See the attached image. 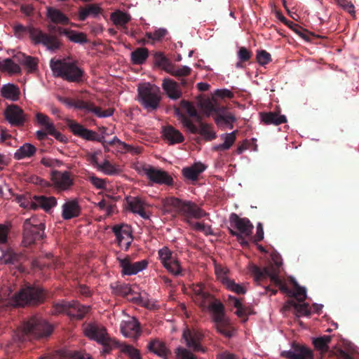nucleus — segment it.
<instances>
[{
  "label": "nucleus",
  "instance_id": "nucleus-61",
  "mask_svg": "<svg viewBox=\"0 0 359 359\" xmlns=\"http://www.w3.org/2000/svg\"><path fill=\"white\" fill-rule=\"evenodd\" d=\"M257 60L260 65H266L271 61V55L266 50H259L257 53Z\"/></svg>",
  "mask_w": 359,
  "mask_h": 359
},
{
  "label": "nucleus",
  "instance_id": "nucleus-25",
  "mask_svg": "<svg viewBox=\"0 0 359 359\" xmlns=\"http://www.w3.org/2000/svg\"><path fill=\"white\" fill-rule=\"evenodd\" d=\"M14 58L20 65L24 66L29 72H34L38 68L39 60L37 57L26 55L19 52L14 55Z\"/></svg>",
  "mask_w": 359,
  "mask_h": 359
},
{
  "label": "nucleus",
  "instance_id": "nucleus-1",
  "mask_svg": "<svg viewBox=\"0 0 359 359\" xmlns=\"http://www.w3.org/2000/svg\"><path fill=\"white\" fill-rule=\"evenodd\" d=\"M194 291V300L201 308L210 311L216 330L222 335L231 337L230 320L226 314L224 305L219 300L215 299L211 294L205 292L203 287L199 285Z\"/></svg>",
  "mask_w": 359,
  "mask_h": 359
},
{
  "label": "nucleus",
  "instance_id": "nucleus-34",
  "mask_svg": "<svg viewBox=\"0 0 359 359\" xmlns=\"http://www.w3.org/2000/svg\"><path fill=\"white\" fill-rule=\"evenodd\" d=\"M47 17L54 24L68 25L69 23L67 15L55 8L48 7L47 8Z\"/></svg>",
  "mask_w": 359,
  "mask_h": 359
},
{
  "label": "nucleus",
  "instance_id": "nucleus-27",
  "mask_svg": "<svg viewBox=\"0 0 359 359\" xmlns=\"http://www.w3.org/2000/svg\"><path fill=\"white\" fill-rule=\"evenodd\" d=\"M102 13V8H100L99 4H89L84 7H80L79 9V19L81 21H84L88 16L93 18H97Z\"/></svg>",
  "mask_w": 359,
  "mask_h": 359
},
{
  "label": "nucleus",
  "instance_id": "nucleus-23",
  "mask_svg": "<svg viewBox=\"0 0 359 359\" xmlns=\"http://www.w3.org/2000/svg\"><path fill=\"white\" fill-rule=\"evenodd\" d=\"M81 214V206L76 199L67 201L62 206V217L65 220L79 217Z\"/></svg>",
  "mask_w": 359,
  "mask_h": 359
},
{
  "label": "nucleus",
  "instance_id": "nucleus-16",
  "mask_svg": "<svg viewBox=\"0 0 359 359\" xmlns=\"http://www.w3.org/2000/svg\"><path fill=\"white\" fill-rule=\"evenodd\" d=\"M118 261L122 269V273L126 276H132L144 270L148 266V261L144 259L134 263L130 262V258H118Z\"/></svg>",
  "mask_w": 359,
  "mask_h": 359
},
{
  "label": "nucleus",
  "instance_id": "nucleus-9",
  "mask_svg": "<svg viewBox=\"0 0 359 359\" xmlns=\"http://www.w3.org/2000/svg\"><path fill=\"white\" fill-rule=\"evenodd\" d=\"M45 224L35 216L26 219L23 224L22 242L25 246L32 245L44 238Z\"/></svg>",
  "mask_w": 359,
  "mask_h": 359
},
{
  "label": "nucleus",
  "instance_id": "nucleus-32",
  "mask_svg": "<svg viewBox=\"0 0 359 359\" xmlns=\"http://www.w3.org/2000/svg\"><path fill=\"white\" fill-rule=\"evenodd\" d=\"M238 130H233L230 133L222 134L221 138L224 142L222 144H217L212 147V150L216 151H224L229 150L231 146L235 144L236 134Z\"/></svg>",
  "mask_w": 359,
  "mask_h": 359
},
{
  "label": "nucleus",
  "instance_id": "nucleus-37",
  "mask_svg": "<svg viewBox=\"0 0 359 359\" xmlns=\"http://www.w3.org/2000/svg\"><path fill=\"white\" fill-rule=\"evenodd\" d=\"M149 56V50L145 47L137 48L130 53V61L135 65H142Z\"/></svg>",
  "mask_w": 359,
  "mask_h": 359
},
{
  "label": "nucleus",
  "instance_id": "nucleus-26",
  "mask_svg": "<svg viewBox=\"0 0 359 359\" xmlns=\"http://www.w3.org/2000/svg\"><path fill=\"white\" fill-rule=\"evenodd\" d=\"M121 332L126 337L137 339L141 332L138 320L133 318L126 321L125 323L121 326Z\"/></svg>",
  "mask_w": 359,
  "mask_h": 359
},
{
  "label": "nucleus",
  "instance_id": "nucleus-36",
  "mask_svg": "<svg viewBox=\"0 0 359 359\" xmlns=\"http://www.w3.org/2000/svg\"><path fill=\"white\" fill-rule=\"evenodd\" d=\"M1 93L3 97L16 102L20 98V90L13 83L4 84Z\"/></svg>",
  "mask_w": 359,
  "mask_h": 359
},
{
  "label": "nucleus",
  "instance_id": "nucleus-6",
  "mask_svg": "<svg viewBox=\"0 0 359 359\" xmlns=\"http://www.w3.org/2000/svg\"><path fill=\"white\" fill-rule=\"evenodd\" d=\"M53 328L50 325L43 319L32 317L30 320L25 321L20 330L15 335L16 340L25 341L30 337L39 339V337H47L51 334Z\"/></svg>",
  "mask_w": 359,
  "mask_h": 359
},
{
  "label": "nucleus",
  "instance_id": "nucleus-15",
  "mask_svg": "<svg viewBox=\"0 0 359 359\" xmlns=\"http://www.w3.org/2000/svg\"><path fill=\"white\" fill-rule=\"evenodd\" d=\"M4 116L12 126H22L26 123V114L17 104L7 105L4 110Z\"/></svg>",
  "mask_w": 359,
  "mask_h": 359
},
{
  "label": "nucleus",
  "instance_id": "nucleus-43",
  "mask_svg": "<svg viewBox=\"0 0 359 359\" xmlns=\"http://www.w3.org/2000/svg\"><path fill=\"white\" fill-rule=\"evenodd\" d=\"M332 341L331 335H323L313 339V344L321 353H326L329 350V344Z\"/></svg>",
  "mask_w": 359,
  "mask_h": 359
},
{
  "label": "nucleus",
  "instance_id": "nucleus-11",
  "mask_svg": "<svg viewBox=\"0 0 359 359\" xmlns=\"http://www.w3.org/2000/svg\"><path fill=\"white\" fill-rule=\"evenodd\" d=\"M205 109L208 114H213V119L216 125L219 127L226 126L231 121H236L233 114L229 112L226 107L218 104L215 100L208 102L205 105Z\"/></svg>",
  "mask_w": 359,
  "mask_h": 359
},
{
  "label": "nucleus",
  "instance_id": "nucleus-33",
  "mask_svg": "<svg viewBox=\"0 0 359 359\" xmlns=\"http://www.w3.org/2000/svg\"><path fill=\"white\" fill-rule=\"evenodd\" d=\"M260 117L263 123L266 125L278 126L287 121L285 115H281L279 112L262 113Z\"/></svg>",
  "mask_w": 359,
  "mask_h": 359
},
{
  "label": "nucleus",
  "instance_id": "nucleus-39",
  "mask_svg": "<svg viewBox=\"0 0 359 359\" xmlns=\"http://www.w3.org/2000/svg\"><path fill=\"white\" fill-rule=\"evenodd\" d=\"M36 149L34 145L26 143L16 150L14 153L15 160H22V158H30L34 156Z\"/></svg>",
  "mask_w": 359,
  "mask_h": 359
},
{
  "label": "nucleus",
  "instance_id": "nucleus-56",
  "mask_svg": "<svg viewBox=\"0 0 359 359\" xmlns=\"http://www.w3.org/2000/svg\"><path fill=\"white\" fill-rule=\"evenodd\" d=\"M168 34V31L166 29L160 28L155 31L153 33L151 32H147L146 34V36L149 39H151L153 41H160L164 38L165 36Z\"/></svg>",
  "mask_w": 359,
  "mask_h": 359
},
{
  "label": "nucleus",
  "instance_id": "nucleus-14",
  "mask_svg": "<svg viewBox=\"0 0 359 359\" xmlns=\"http://www.w3.org/2000/svg\"><path fill=\"white\" fill-rule=\"evenodd\" d=\"M204 335L201 332L194 330L186 329L182 334V339L186 346L194 352H205V348L201 345Z\"/></svg>",
  "mask_w": 359,
  "mask_h": 359
},
{
  "label": "nucleus",
  "instance_id": "nucleus-4",
  "mask_svg": "<svg viewBox=\"0 0 359 359\" xmlns=\"http://www.w3.org/2000/svg\"><path fill=\"white\" fill-rule=\"evenodd\" d=\"M282 262L278 260H273L268 264V266L261 268L256 265H252L250 268V271L257 282L262 281L263 279L269 278L271 282L276 287H278L280 292L286 294L289 297L293 294V291L287 286L285 283L279 277L280 272V266Z\"/></svg>",
  "mask_w": 359,
  "mask_h": 359
},
{
  "label": "nucleus",
  "instance_id": "nucleus-58",
  "mask_svg": "<svg viewBox=\"0 0 359 359\" xmlns=\"http://www.w3.org/2000/svg\"><path fill=\"white\" fill-rule=\"evenodd\" d=\"M99 170L107 175L116 174L119 171L118 168L112 165L109 161H104L103 164L99 165Z\"/></svg>",
  "mask_w": 359,
  "mask_h": 359
},
{
  "label": "nucleus",
  "instance_id": "nucleus-40",
  "mask_svg": "<svg viewBox=\"0 0 359 359\" xmlns=\"http://www.w3.org/2000/svg\"><path fill=\"white\" fill-rule=\"evenodd\" d=\"M111 20L116 26H121L123 29H127L126 25L130 21V14L116 10L111 13Z\"/></svg>",
  "mask_w": 359,
  "mask_h": 359
},
{
  "label": "nucleus",
  "instance_id": "nucleus-5",
  "mask_svg": "<svg viewBox=\"0 0 359 359\" xmlns=\"http://www.w3.org/2000/svg\"><path fill=\"white\" fill-rule=\"evenodd\" d=\"M13 31L18 39H22L25 34H29L34 44H42L50 50H57L60 46V42L57 36L43 33V31L34 27L16 24L13 26Z\"/></svg>",
  "mask_w": 359,
  "mask_h": 359
},
{
  "label": "nucleus",
  "instance_id": "nucleus-42",
  "mask_svg": "<svg viewBox=\"0 0 359 359\" xmlns=\"http://www.w3.org/2000/svg\"><path fill=\"white\" fill-rule=\"evenodd\" d=\"M113 292L116 294L121 295V297L131 299L134 302H137L140 299V296L131 299L129 298L130 294H133V291L128 284H116V285L113 287Z\"/></svg>",
  "mask_w": 359,
  "mask_h": 359
},
{
  "label": "nucleus",
  "instance_id": "nucleus-44",
  "mask_svg": "<svg viewBox=\"0 0 359 359\" xmlns=\"http://www.w3.org/2000/svg\"><path fill=\"white\" fill-rule=\"evenodd\" d=\"M180 107L184 109L191 118H196L198 121H201V116L198 114V111L191 102L186 101V100H182L180 102Z\"/></svg>",
  "mask_w": 359,
  "mask_h": 359
},
{
  "label": "nucleus",
  "instance_id": "nucleus-52",
  "mask_svg": "<svg viewBox=\"0 0 359 359\" xmlns=\"http://www.w3.org/2000/svg\"><path fill=\"white\" fill-rule=\"evenodd\" d=\"M62 359H93L88 355L77 351H65L62 353Z\"/></svg>",
  "mask_w": 359,
  "mask_h": 359
},
{
  "label": "nucleus",
  "instance_id": "nucleus-13",
  "mask_svg": "<svg viewBox=\"0 0 359 359\" xmlns=\"http://www.w3.org/2000/svg\"><path fill=\"white\" fill-rule=\"evenodd\" d=\"M142 172L153 183L163 184L167 186H172L173 184L172 177L166 171L158 170L151 165H144L142 167Z\"/></svg>",
  "mask_w": 359,
  "mask_h": 359
},
{
  "label": "nucleus",
  "instance_id": "nucleus-49",
  "mask_svg": "<svg viewBox=\"0 0 359 359\" xmlns=\"http://www.w3.org/2000/svg\"><path fill=\"white\" fill-rule=\"evenodd\" d=\"M191 72V69L187 66H175L171 64V68L170 69L169 73L171 74L172 76H175L178 79L180 77H186L190 74Z\"/></svg>",
  "mask_w": 359,
  "mask_h": 359
},
{
  "label": "nucleus",
  "instance_id": "nucleus-31",
  "mask_svg": "<svg viewBox=\"0 0 359 359\" xmlns=\"http://www.w3.org/2000/svg\"><path fill=\"white\" fill-rule=\"evenodd\" d=\"M205 166L201 162L194 163V165L189 167H185L182 170L183 176L191 180H196L198 178L199 174L204 172L206 169Z\"/></svg>",
  "mask_w": 359,
  "mask_h": 359
},
{
  "label": "nucleus",
  "instance_id": "nucleus-64",
  "mask_svg": "<svg viewBox=\"0 0 359 359\" xmlns=\"http://www.w3.org/2000/svg\"><path fill=\"white\" fill-rule=\"evenodd\" d=\"M89 182L97 189H104L105 187V181L103 179L95 176H91L88 178Z\"/></svg>",
  "mask_w": 359,
  "mask_h": 359
},
{
  "label": "nucleus",
  "instance_id": "nucleus-63",
  "mask_svg": "<svg viewBox=\"0 0 359 359\" xmlns=\"http://www.w3.org/2000/svg\"><path fill=\"white\" fill-rule=\"evenodd\" d=\"M335 2L349 13H354V5L348 0H335Z\"/></svg>",
  "mask_w": 359,
  "mask_h": 359
},
{
  "label": "nucleus",
  "instance_id": "nucleus-50",
  "mask_svg": "<svg viewBox=\"0 0 359 359\" xmlns=\"http://www.w3.org/2000/svg\"><path fill=\"white\" fill-rule=\"evenodd\" d=\"M63 32L71 41H74L76 43H82L87 42L86 35L83 33H79V32H76L74 30H67L64 29Z\"/></svg>",
  "mask_w": 359,
  "mask_h": 359
},
{
  "label": "nucleus",
  "instance_id": "nucleus-24",
  "mask_svg": "<svg viewBox=\"0 0 359 359\" xmlns=\"http://www.w3.org/2000/svg\"><path fill=\"white\" fill-rule=\"evenodd\" d=\"M161 87L166 93L168 97L172 100H177L182 97V91L180 88L179 83L172 81V79H164Z\"/></svg>",
  "mask_w": 359,
  "mask_h": 359
},
{
  "label": "nucleus",
  "instance_id": "nucleus-60",
  "mask_svg": "<svg viewBox=\"0 0 359 359\" xmlns=\"http://www.w3.org/2000/svg\"><path fill=\"white\" fill-rule=\"evenodd\" d=\"M252 55V52L245 46H241L237 52L238 60L244 62L249 61Z\"/></svg>",
  "mask_w": 359,
  "mask_h": 359
},
{
  "label": "nucleus",
  "instance_id": "nucleus-2",
  "mask_svg": "<svg viewBox=\"0 0 359 359\" xmlns=\"http://www.w3.org/2000/svg\"><path fill=\"white\" fill-rule=\"evenodd\" d=\"M84 334L90 339L97 341L103 346V351L109 353L112 348L121 347V351L128 355L130 359H142L139 350L131 345H121L118 341L109 337L104 326L98 324H88L84 327Z\"/></svg>",
  "mask_w": 359,
  "mask_h": 359
},
{
  "label": "nucleus",
  "instance_id": "nucleus-10",
  "mask_svg": "<svg viewBox=\"0 0 359 359\" xmlns=\"http://www.w3.org/2000/svg\"><path fill=\"white\" fill-rule=\"evenodd\" d=\"M175 113L179 116L181 122L186 128H187L192 134H199L204 137L207 141H210L216 139L217 134L212 130V126L204 123L199 122V127L197 128L190 118L186 117L185 114L181 112L180 108H175Z\"/></svg>",
  "mask_w": 359,
  "mask_h": 359
},
{
  "label": "nucleus",
  "instance_id": "nucleus-55",
  "mask_svg": "<svg viewBox=\"0 0 359 359\" xmlns=\"http://www.w3.org/2000/svg\"><path fill=\"white\" fill-rule=\"evenodd\" d=\"M158 256L164 267H166L173 256L172 251L168 247H163L161 250H158Z\"/></svg>",
  "mask_w": 359,
  "mask_h": 359
},
{
  "label": "nucleus",
  "instance_id": "nucleus-35",
  "mask_svg": "<svg viewBox=\"0 0 359 359\" xmlns=\"http://www.w3.org/2000/svg\"><path fill=\"white\" fill-rule=\"evenodd\" d=\"M147 348L149 351L154 353L158 356L166 358L170 353L166 345L162 341L158 339H153L149 341Z\"/></svg>",
  "mask_w": 359,
  "mask_h": 359
},
{
  "label": "nucleus",
  "instance_id": "nucleus-19",
  "mask_svg": "<svg viewBox=\"0 0 359 359\" xmlns=\"http://www.w3.org/2000/svg\"><path fill=\"white\" fill-rule=\"evenodd\" d=\"M293 350L284 351L282 356L287 359H313V352L306 346L294 344Z\"/></svg>",
  "mask_w": 359,
  "mask_h": 359
},
{
  "label": "nucleus",
  "instance_id": "nucleus-21",
  "mask_svg": "<svg viewBox=\"0 0 359 359\" xmlns=\"http://www.w3.org/2000/svg\"><path fill=\"white\" fill-rule=\"evenodd\" d=\"M90 310V306L83 305L76 300H72L68 302L67 316L71 319L82 320Z\"/></svg>",
  "mask_w": 359,
  "mask_h": 359
},
{
  "label": "nucleus",
  "instance_id": "nucleus-54",
  "mask_svg": "<svg viewBox=\"0 0 359 359\" xmlns=\"http://www.w3.org/2000/svg\"><path fill=\"white\" fill-rule=\"evenodd\" d=\"M68 302L65 300H61L59 302L54 303L52 305L51 313L53 315L65 313L67 315Z\"/></svg>",
  "mask_w": 359,
  "mask_h": 359
},
{
  "label": "nucleus",
  "instance_id": "nucleus-29",
  "mask_svg": "<svg viewBox=\"0 0 359 359\" xmlns=\"http://www.w3.org/2000/svg\"><path fill=\"white\" fill-rule=\"evenodd\" d=\"M163 135L170 144H180L184 140L182 133L172 126H167L163 128Z\"/></svg>",
  "mask_w": 359,
  "mask_h": 359
},
{
  "label": "nucleus",
  "instance_id": "nucleus-17",
  "mask_svg": "<svg viewBox=\"0 0 359 359\" xmlns=\"http://www.w3.org/2000/svg\"><path fill=\"white\" fill-rule=\"evenodd\" d=\"M112 231L116 236V241L119 245H124L125 250L129 249L133 240L130 226L127 224H116L112 228Z\"/></svg>",
  "mask_w": 359,
  "mask_h": 359
},
{
  "label": "nucleus",
  "instance_id": "nucleus-28",
  "mask_svg": "<svg viewBox=\"0 0 359 359\" xmlns=\"http://www.w3.org/2000/svg\"><path fill=\"white\" fill-rule=\"evenodd\" d=\"M24 255L11 249H7L0 252V264H17L22 262Z\"/></svg>",
  "mask_w": 359,
  "mask_h": 359
},
{
  "label": "nucleus",
  "instance_id": "nucleus-48",
  "mask_svg": "<svg viewBox=\"0 0 359 359\" xmlns=\"http://www.w3.org/2000/svg\"><path fill=\"white\" fill-rule=\"evenodd\" d=\"M114 109L109 108L105 110H102L99 107H95L94 103L89 102L88 111H91L94 114L98 116V118H107V116H112L114 114Z\"/></svg>",
  "mask_w": 359,
  "mask_h": 359
},
{
  "label": "nucleus",
  "instance_id": "nucleus-59",
  "mask_svg": "<svg viewBox=\"0 0 359 359\" xmlns=\"http://www.w3.org/2000/svg\"><path fill=\"white\" fill-rule=\"evenodd\" d=\"M166 269L173 273L175 276H179L181 272V267L180 262L175 259V257H172L168 264L166 266Z\"/></svg>",
  "mask_w": 359,
  "mask_h": 359
},
{
  "label": "nucleus",
  "instance_id": "nucleus-38",
  "mask_svg": "<svg viewBox=\"0 0 359 359\" xmlns=\"http://www.w3.org/2000/svg\"><path fill=\"white\" fill-rule=\"evenodd\" d=\"M292 306L294 309L295 312L299 316H309L311 314V310L308 303L299 302L297 303L294 299H290L287 301L285 304V309H289Z\"/></svg>",
  "mask_w": 359,
  "mask_h": 359
},
{
  "label": "nucleus",
  "instance_id": "nucleus-12",
  "mask_svg": "<svg viewBox=\"0 0 359 359\" xmlns=\"http://www.w3.org/2000/svg\"><path fill=\"white\" fill-rule=\"evenodd\" d=\"M67 125L74 135L86 140L100 142L102 146H105L106 142L104 137L99 135L95 131L86 128L85 126L74 120H68Z\"/></svg>",
  "mask_w": 359,
  "mask_h": 359
},
{
  "label": "nucleus",
  "instance_id": "nucleus-8",
  "mask_svg": "<svg viewBox=\"0 0 359 359\" xmlns=\"http://www.w3.org/2000/svg\"><path fill=\"white\" fill-rule=\"evenodd\" d=\"M138 100L144 108L158 109L161 100V90L150 83H143L138 86Z\"/></svg>",
  "mask_w": 359,
  "mask_h": 359
},
{
  "label": "nucleus",
  "instance_id": "nucleus-45",
  "mask_svg": "<svg viewBox=\"0 0 359 359\" xmlns=\"http://www.w3.org/2000/svg\"><path fill=\"white\" fill-rule=\"evenodd\" d=\"M36 119L38 123L47 131L48 135H51L53 130L55 128V126L53 122L48 118V115L41 113H37L36 114Z\"/></svg>",
  "mask_w": 359,
  "mask_h": 359
},
{
  "label": "nucleus",
  "instance_id": "nucleus-46",
  "mask_svg": "<svg viewBox=\"0 0 359 359\" xmlns=\"http://www.w3.org/2000/svg\"><path fill=\"white\" fill-rule=\"evenodd\" d=\"M222 283L226 285V287L230 291L236 294H245L246 292L245 288L242 285L235 283L232 279L227 277L222 278Z\"/></svg>",
  "mask_w": 359,
  "mask_h": 359
},
{
  "label": "nucleus",
  "instance_id": "nucleus-30",
  "mask_svg": "<svg viewBox=\"0 0 359 359\" xmlns=\"http://www.w3.org/2000/svg\"><path fill=\"white\" fill-rule=\"evenodd\" d=\"M127 203L130 211L138 214L143 219H149V216L144 209V201L138 197H130L127 198Z\"/></svg>",
  "mask_w": 359,
  "mask_h": 359
},
{
  "label": "nucleus",
  "instance_id": "nucleus-51",
  "mask_svg": "<svg viewBox=\"0 0 359 359\" xmlns=\"http://www.w3.org/2000/svg\"><path fill=\"white\" fill-rule=\"evenodd\" d=\"M194 352L189 348L179 346L175 349V355L178 359H197Z\"/></svg>",
  "mask_w": 359,
  "mask_h": 359
},
{
  "label": "nucleus",
  "instance_id": "nucleus-41",
  "mask_svg": "<svg viewBox=\"0 0 359 359\" xmlns=\"http://www.w3.org/2000/svg\"><path fill=\"white\" fill-rule=\"evenodd\" d=\"M0 69L3 72H7L11 74H20L21 73V67L14 58V55L12 59L8 57L0 62Z\"/></svg>",
  "mask_w": 359,
  "mask_h": 359
},
{
  "label": "nucleus",
  "instance_id": "nucleus-20",
  "mask_svg": "<svg viewBox=\"0 0 359 359\" xmlns=\"http://www.w3.org/2000/svg\"><path fill=\"white\" fill-rule=\"evenodd\" d=\"M51 179L54 186L61 190H67L73 184V180L68 171H52Z\"/></svg>",
  "mask_w": 359,
  "mask_h": 359
},
{
  "label": "nucleus",
  "instance_id": "nucleus-57",
  "mask_svg": "<svg viewBox=\"0 0 359 359\" xmlns=\"http://www.w3.org/2000/svg\"><path fill=\"white\" fill-rule=\"evenodd\" d=\"M234 306L236 308V314L238 318H245L244 320H247V309L241 302L240 299L233 298Z\"/></svg>",
  "mask_w": 359,
  "mask_h": 359
},
{
  "label": "nucleus",
  "instance_id": "nucleus-62",
  "mask_svg": "<svg viewBox=\"0 0 359 359\" xmlns=\"http://www.w3.org/2000/svg\"><path fill=\"white\" fill-rule=\"evenodd\" d=\"M215 95L216 97L221 98H233L234 93L231 91V90L224 88V89H217L215 92Z\"/></svg>",
  "mask_w": 359,
  "mask_h": 359
},
{
  "label": "nucleus",
  "instance_id": "nucleus-47",
  "mask_svg": "<svg viewBox=\"0 0 359 359\" xmlns=\"http://www.w3.org/2000/svg\"><path fill=\"white\" fill-rule=\"evenodd\" d=\"M155 63L161 67L164 71L169 73L172 67V62L161 52H157L154 55Z\"/></svg>",
  "mask_w": 359,
  "mask_h": 359
},
{
  "label": "nucleus",
  "instance_id": "nucleus-18",
  "mask_svg": "<svg viewBox=\"0 0 359 359\" xmlns=\"http://www.w3.org/2000/svg\"><path fill=\"white\" fill-rule=\"evenodd\" d=\"M230 223L236 229L238 233L245 236H250L252 234L253 225L248 218H241L236 213L230 215Z\"/></svg>",
  "mask_w": 359,
  "mask_h": 359
},
{
  "label": "nucleus",
  "instance_id": "nucleus-7",
  "mask_svg": "<svg viewBox=\"0 0 359 359\" xmlns=\"http://www.w3.org/2000/svg\"><path fill=\"white\" fill-rule=\"evenodd\" d=\"M50 66L55 76L68 82L80 83L85 76L84 71L76 62L52 60Z\"/></svg>",
  "mask_w": 359,
  "mask_h": 359
},
{
  "label": "nucleus",
  "instance_id": "nucleus-53",
  "mask_svg": "<svg viewBox=\"0 0 359 359\" xmlns=\"http://www.w3.org/2000/svg\"><path fill=\"white\" fill-rule=\"evenodd\" d=\"M294 291H293V294H292L291 298H294L299 302H304L306 299V289L303 287H300V285L297 283H294Z\"/></svg>",
  "mask_w": 359,
  "mask_h": 359
},
{
  "label": "nucleus",
  "instance_id": "nucleus-22",
  "mask_svg": "<svg viewBox=\"0 0 359 359\" xmlns=\"http://www.w3.org/2000/svg\"><path fill=\"white\" fill-rule=\"evenodd\" d=\"M57 203L56 198L53 196H45V195H35L31 203V208H42L45 211H49Z\"/></svg>",
  "mask_w": 359,
  "mask_h": 359
},
{
  "label": "nucleus",
  "instance_id": "nucleus-3",
  "mask_svg": "<svg viewBox=\"0 0 359 359\" xmlns=\"http://www.w3.org/2000/svg\"><path fill=\"white\" fill-rule=\"evenodd\" d=\"M163 206L167 212H175L183 216L188 224H191V219H201L207 215L204 210L191 201H183L175 197L163 199Z\"/></svg>",
  "mask_w": 359,
  "mask_h": 359
}]
</instances>
